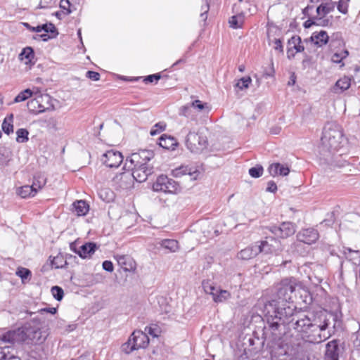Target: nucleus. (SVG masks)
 Masks as SVG:
<instances>
[{
  "mask_svg": "<svg viewBox=\"0 0 360 360\" xmlns=\"http://www.w3.org/2000/svg\"><path fill=\"white\" fill-rule=\"evenodd\" d=\"M302 333L311 342H321L329 338L341 328L342 321L337 314L321 307L293 311L288 321L282 322Z\"/></svg>",
  "mask_w": 360,
  "mask_h": 360,
  "instance_id": "f257e3e1",
  "label": "nucleus"
},
{
  "mask_svg": "<svg viewBox=\"0 0 360 360\" xmlns=\"http://www.w3.org/2000/svg\"><path fill=\"white\" fill-rule=\"evenodd\" d=\"M300 285L295 278H285L275 286L273 297L264 304V311L266 320L286 322L296 309L292 304V294Z\"/></svg>",
  "mask_w": 360,
  "mask_h": 360,
  "instance_id": "f03ea898",
  "label": "nucleus"
},
{
  "mask_svg": "<svg viewBox=\"0 0 360 360\" xmlns=\"http://www.w3.org/2000/svg\"><path fill=\"white\" fill-rule=\"evenodd\" d=\"M266 322L268 327H264L263 338L267 339L266 345L271 358L288 360L289 346L283 340L287 324L276 320H266Z\"/></svg>",
  "mask_w": 360,
  "mask_h": 360,
  "instance_id": "7ed1b4c3",
  "label": "nucleus"
},
{
  "mask_svg": "<svg viewBox=\"0 0 360 360\" xmlns=\"http://www.w3.org/2000/svg\"><path fill=\"white\" fill-rule=\"evenodd\" d=\"M40 323V319L35 316L31 321L25 323L21 327L2 334L1 340L11 344L38 345L42 343L45 338L42 336L39 328Z\"/></svg>",
  "mask_w": 360,
  "mask_h": 360,
  "instance_id": "20e7f679",
  "label": "nucleus"
},
{
  "mask_svg": "<svg viewBox=\"0 0 360 360\" xmlns=\"http://www.w3.org/2000/svg\"><path fill=\"white\" fill-rule=\"evenodd\" d=\"M342 133L336 125H328L323 128L321 138L320 150L331 153L340 147Z\"/></svg>",
  "mask_w": 360,
  "mask_h": 360,
  "instance_id": "39448f33",
  "label": "nucleus"
},
{
  "mask_svg": "<svg viewBox=\"0 0 360 360\" xmlns=\"http://www.w3.org/2000/svg\"><path fill=\"white\" fill-rule=\"evenodd\" d=\"M149 341V338L146 333L136 330L129 337L128 340L122 344L121 349L124 353L129 354L135 350L146 348Z\"/></svg>",
  "mask_w": 360,
  "mask_h": 360,
  "instance_id": "423d86ee",
  "label": "nucleus"
},
{
  "mask_svg": "<svg viewBox=\"0 0 360 360\" xmlns=\"http://www.w3.org/2000/svg\"><path fill=\"white\" fill-rule=\"evenodd\" d=\"M154 158V153L150 150H142L139 153H132L128 156L124 165V169H131L134 167L150 165L148 162Z\"/></svg>",
  "mask_w": 360,
  "mask_h": 360,
  "instance_id": "0eeeda50",
  "label": "nucleus"
},
{
  "mask_svg": "<svg viewBox=\"0 0 360 360\" xmlns=\"http://www.w3.org/2000/svg\"><path fill=\"white\" fill-rule=\"evenodd\" d=\"M264 234H266L264 238L256 242L259 253L272 254L282 250L281 240L274 235H268L266 230H264Z\"/></svg>",
  "mask_w": 360,
  "mask_h": 360,
  "instance_id": "6e6552de",
  "label": "nucleus"
},
{
  "mask_svg": "<svg viewBox=\"0 0 360 360\" xmlns=\"http://www.w3.org/2000/svg\"><path fill=\"white\" fill-rule=\"evenodd\" d=\"M264 230L268 231L278 240L285 239L295 234L296 232V225L290 221H283L278 226H265Z\"/></svg>",
  "mask_w": 360,
  "mask_h": 360,
  "instance_id": "1a4fd4ad",
  "label": "nucleus"
},
{
  "mask_svg": "<svg viewBox=\"0 0 360 360\" xmlns=\"http://www.w3.org/2000/svg\"><path fill=\"white\" fill-rule=\"evenodd\" d=\"M153 190L166 193H176L181 190L178 182L165 175H160L153 185Z\"/></svg>",
  "mask_w": 360,
  "mask_h": 360,
  "instance_id": "9d476101",
  "label": "nucleus"
},
{
  "mask_svg": "<svg viewBox=\"0 0 360 360\" xmlns=\"http://www.w3.org/2000/svg\"><path fill=\"white\" fill-rule=\"evenodd\" d=\"M186 145L192 153H200L207 148L208 141L206 136L194 131H189L186 136Z\"/></svg>",
  "mask_w": 360,
  "mask_h": 360,
  "instance_id": "9b49d317",
  "label": "nucleus"
},
{
  "mask_svg": "<svg viewBox=\"0 0 360 360\" xmlns=\"http://www.w3.org/2000/svg\"><path fill=\"white\" fill-rule=\"evenodd\" d=\"M345 349L344 342L339 339H333L326 345L324 360H339L340 356Z\"/></svg>",
  "mask_w": 360,
  "mask_h": 360,
  "instance_id": "f8f14e48",
  "label": "nucleus"
},
{
  "mask_svg": "<svg viewBox=\"0 0 360 360\" xmlns=\"http://www.w3.org/2000/svg\"><path fill=\"white\" fill-rule=\"evenodd\" d=\"M133 174L130 171L124 172L116 174L112 179L113 185L117 189L125 190L133 186L134 184Z\"/></svg>",
  "mask_w": 360,
  "mask_h": 360,
  "instance_id": "ddd939ff",
  "label": "nucleus"
},
{
  "mask_svg": "<svg viewBox=\"0 0 360 360\" xmlns=\"http://www.w3.org/2000/svg\"><path fill=\"white\" fill-rule=\"evenodd\" d=\"M123 156L119 151L110 150L103 155L102 161L106 167L117 168L123 161Z\"/></svg>",
  "mask_w": 360,
  "mask_h": 360,
  "instance_id": "4468645a",
  "label": "nucleus"
},
{
  "mask_svg": "<svg viewBox=\"0 0 360 360\" xmlns=\"http://www.w3.org/2000/svg\"><path fill=\"white\" fill-rule=\"evenodd\" d=\"M297 240L308 245L316 243L319 238V233L314 228H307L300 230L297 234Z\"/></svg>",
  "mask_w": 360,
  "mask_h": 360,
  "instance_id": "2eb2a0df",
  "label": "nucleus"
},
{
  "mask_svg": "<svg viewBox=\"0 0 360 360\" xmlns=\"http://www.w3.org/2000/svg\"><path fill=\"white\" fill-rule=\"evenodd\" d=\"M124 169L130 171L131 174H133L134 179L141 183L145 181L148 176L153 173L154 167L153 165H146L140 168L134 167Z\"/></svg>",
  "mask_w": 360,
  "mask_h": 360,
  "instance_id": "dca6fc26",
  "label": "nucleus"
},
{
  "mask_svg": "<svg viewBox=\"0 0 360 360\" xmlns=\"http://www.w3.org/2000/svg\"><path fill=\"white\" fill-rule=\"evenodd\" d=\"M199 174L200 172L196 168L186 165H181L172 171V176L176 178L188 174L192 179H196Z\"/></svg>",
  "mask_w": 360,
  "mask_h": 360,
  "instance_id": "f3484780",
  "label": "nucleus"
},
{
  "mask_svg": "<svg viewBox=\"0 0 360 360\" xmlns=\"http://www.w3.org/2000/svg\"><path fill=\"white\" fill-rule=\"evenodd\" d=\"M99 246L94 242H87L79 248L77 255L83 259L90 258Z\"/></svg>",
  "mask_w": 360,
  "mask_h": 360,
  "instance_id": "a211bd4d",
  "label": "nucleus"
},
{
  "mask_svg": "<svg viewBox=\"0 0 360 360\" xmlns=\"http://www.w3.org/2000/svg\"><path fill=\"white\" fill-rule=\"evenodd\" d=\"M264 328L262 330L263 332ZM248 343L250 346L253 347L252 350L257 352L261 350L265 342H267V339L263 338V333H262V338L259 337V334L257 331H254L252 335L248 338Z\"/></svg>",
  "mask_w": 360,
  "mask_h": 360,
  "instance_id": "6ab92c4d",
  "label": "nucleus"
},
{
  "mask_svg": "<svg viewBox=\"0 0 360 360\" xmlns=\"http://www.w3.org/2000/svg\"><path fill=\"white\" fill-rule=\"evenodd\" d=\"M70 211L78 217L85 216L89 211V205L84 200H77L72 204Z\"/></svg>",
  "mask_w": 360,
  "mask_h": 360,
  "instance_id": "aec40b11",
  "label": "nucleus"
},
{
  "mask_svg": "<svg viewBox=\"0 0 360 360\" xmlns=\"http://www.w3.org/2000/svg\"><path fill=\"white\" fill-rule=\"evenodd\" d=\"M259 254V252L257 248V243H255V244L248 246L238 252L237 257L241 260H249L255 257Z\"/></svg>",
  "mask_w": 360,
  "mask_h": 360,
  "instance_id": "412c9836",
  "label": "nucleus"
},
{
  "mask_svg": "<svg viewBox=\"0 0 360 360\" xmlns=\"http://www.w3.org/2000/svg\"><path fill=\"white\" fill-rule=\"evenodd\" d=\"M330 37L325 30L314 32L311 35V42L317 47H323L329 41Z\"/></svg>",
  "mask_w": 360,
  "mask_h": 360,
  "instance_id": "4be33fe9",
  "label": "nucleus"
},
{
  "mask_svg": "<svg viewBox=\"0 0 360 360\" xmlns=\"http://www.w3.org/2000/svg\"><path fill=\"white\" fill-rule=\"evenodd\" d=\"M41 188V186H39L38 188L36 187V182L34 181L33 184L30 185H25L21 187H19L17 189V193L22 198H26L30 197H33L36 195L38 190Z\"/></svg>",
  "mask_w": 360,
  "mask_h": 360,
  "instance_id": "5701e85b",
  "label": "nucleus"
},
{
  "mask_svg": "<svg viewBox=\"0 0 360 360\" xmlns=\"http://www.w3.org/2000/svg\"><path fill=\"white\" fill-rule=\"evenodd\" d=\"M268 171L271 176H275L278 174L285 176L288 175L290 169L288 166L278 162L273 163L269 165Z\"/></svg>",
  "mask_w": 360,
  "mask_h": 360,
  "instance_id": "b1692460",
  "label": "nucleus"
},
{
  "mask_svg": "<svg viewBox=\"0 0 360 360\" xmlns=\"http://www.w3.org/2000/svg\"><path fill=\"white\" fill-rule=\"evenodd\" d=\"M158 144L165 149L173 150L177 146L178 142L174 137L167 134H162L159 138Z\"/></svg>",
  "mask_w": 360,
  "mask_h": 360,
  "instance_id": "393cba45",
  "label": "nucleus"
},
{
  "mask_svg": "<svg viewBox=\"0 0 360 360\" xmlns=\"http://www.w3.org/2000/svg\"><path fill=\"white\" fill-rule=\"evenodd\" d=\"M351 86V79L348 77H343L339 79L333 87V92L335 94H341L347 90Z\"/></svg>",
  "mask_w": 360,
  "mask_h": 360,
  "instance_id": "a878e982",
  "label": "nucleus"
},
{
  "mask_svg": "<svg viewBox=\"0 0 360 360\" xmlns=\"http://www.w3.org/2000/svg\"><path fill=\"white\" fill-rule=\"evenodd\" d=\"M161 78L160 73H156L153 75H149L146 77H123L122 79L125 81H130V82H136L140 79H142L143 82L146 84L148 83H153V82H157Z\"/></svg>",
  "mask_w": 360,
  "mask_h": 360,
  "instance_id": "bb28decb",
  "label": "nucleus"
},
{
  "mask_svg": "<svg viewBox=\"0 0 360 360\" xmlns=\"http://www.w3.org/2000/svg\"><path fill=\"white\" fill-rule=\"evenodd\" d=\"M38 102L40 104L39 112H44L52 108L53 105L51 104V96L48 94H38L37 95Z\"/></svg>",
  "mask_w": 360,
  "mask_h": 360,
  "instance_id": "cd10ccee",
  "label": "nucleus"
},
{
  "mask_svg": "<svg viewBox=\"0 0 360 360\" xmlns=\"http://www.w3.org/2000/svg\"><path fill=\"white\" fill-rule=\"evenodd\" d=\"M34 58V50L31 47H26L22 49L21 53L19 54V59L24 61L25 64L29 65L32 63V60Z\"/></svg>",
  "mask_w": 360,
  "mask_h": 360,
  "instance_id": "c85d7f7f",
  "label": "nucleus"
},
{
  "mask_svg": "<svg viewBox=\"0 0 360 360\" xmlns=\"http://www.w3.org/2000/svg\"><path fill=\"white\" fill-rule=\"evenodd\" d=\"M288 45L292 47L295 53H302L304 51V46L302 45V39L298 35H294L288 41Z\"/></svg>",
  "mask_w": 360,
  "mask_h": 360,
  "instance_id": "c756f323",
  "label": "nucleus"
},
{
  "mask_svg": "<svg viewBox=\"0 0 360 360\" xmlns=\"http://www.w3.org/2000/svg\"><path fill=\"white\" fill-rule=\"evenodd\" d=\"M343 254L347 260L354 264L360 262V252L359 250H353L351 248H346L343 250Z\"/></svg>",
  "mask_w": 360,
  "mask_h": 360,
  "instance_id": "7c9ffc66",
  "label": "nucleus"
},
{
  "mask_svg": "<svg viewBox=\"0 0 360 360\" xmlns=\"http://www.w3.org/2000/svg\"><path fill=\"white\" fill-rule=\"evenodd\" d=\"M334 8L335 3H322L316 8V13L318 15H322L323 17L332 12Z\"/></svg>",
  "mask_w": 360,
  "mask_h": 360,
  "instance_id": "2f4dec72",
  "label": "nucleus"
},
{
  "mask_svg": "<svg viewBox=\"0 0 360 360\" xmlns=\"http://www.w3.org/2000/svg\"><path fill=\"white\" fill-rule=\"evenodd\" d=\"M117 260L124 271H129L134 268L131 259L124 255L117 256Z\"/></svg>",
  "mask_w": 360,
  "mask_h": 360,
  "instance_id": "473e14b6",
  "label": "nucleus"
},
{
  "mask_svg": "<svg viewBox=\"0 0 360 360\" xmlns=\"http://www.w3.org/2000/svg\"><path fill=\"white\" fill-rule=\"evenodd\" d=\"M86 84V80L80 79L77 77H72L70 79V83H69V87L72 91H80L83 89Z\"/></svg>",
  "mask_w": 360,
  "mask_h": 360,
  "instance_id": "72a5a7b5",
  "label": "nucleus"
},
{
  "mask_svg": "<svg viewBox=\"0 0 360 360\" xmlns=\"http://www.w3.org/2000/svg\"><path fill=\"white\" fill-rule=\"evenodd\" d=\"M13 115L11 113L8 115L2 123V130L6 134H10L13 132Z\"/></svg>",
  "mask_w": 360,
  "mask_h": 360,
  "instance_id": "f704fd0d",
  "label": "nucleus"
},
{
  "mask_svg": "<svg viewBox=\"0 0 360 360\" xmlns=\"http://www.w3.org/2000/svg\"><path fill=\"white\" fill-rule=\"evenodd\" d=\"M231 297V293L225 290L218 289L212 297L214 302H223Z\"/></svg>",
  "mask_w": 360,
  "mask_h": 360,
  "instance_id": "c9c22d12",
  "label": "nucleus"
},
{
  "mask_svg": "<svg viewBox=\"0 0 360 360\" xmlns=\"http://www.w3.org/2000/svg\"><path fill=\"white\" fill-rule=\"evenodd\" d=\"M161 246L171 252H176L179 249L178 241L173 239H165L161 241Z\"/></svg>",
  "mask_w": 360,
  "mask_h": 360,
  "instance_id": "e433bc0d",
  "label": "nucleus"
},
{
  "mask_svg": "<svg viewBox=\"0 0 360 360\" xmlns=\"http://www.w3.org/2000/svg\"><path fill=\"white\" fill-rule=\"evenodd\" d=\"M15 274L21 278L23 283L30 281L32 276L31 271L24 267H18Z\"/></svg>",
  "mask_w": 360,
  "mask_h": 360,
  "instance_id": "4c0bfd02",
  "label": "nucleus"
},
{
  "mask_svg": "<svg viewBox=\"0 0 360 360\" xmlns=\"http://www.w3.org/2000/svg\"><path fill=\"white\" fill-rule=\"evenodd\" d=\"M33 91L30 89H26L20 92L14 98V103H20L26 101L33 95Z\"/></svg>",
  "mask_w": 360,
  "mask_h": 360,
  "instance_id": "58836bf2",
  "label": "nucleus"
},
{
  "mask_svg": "<svg viewBox=\"0 0 360 360\" xmlns=\"http://www.w3.org/2000/svg\"><path fill=\"white\" fill-rule=\"evenodd\" d=\"M202 286L204 291L207 294L211 295L212 297L218 289L214 285V283L210 280H204L202 282Z\"/></svg>",
  "mask_w": 360,
  "mask_h": 360,
  "instance_id": "ea45409f",
  "label": "nucleus"
},
{
  "mask_svg": "<svg viewBox=\"0 0 360 360\" xmlns=\"http://www.w3.org/2000/svg\"><path fill=\"white\" fill-rule=\"evenodd\" d=\"M27 107L30 112L38 114L39 112L40 104L38 102L37 96H36L34 98L29 101L27 103Z\"/></svg>",
  "mask_w": 360,
  "mask_h": 360,
  "instance_id": "a19ab883",
  "label": "nucleus"
},
{
  "mask_svg": "<svg viewBox=\"0 0 360 360\" xmlns=\"http://www.w3.org/2000/svg\"><path fill=\"white\" fill-rule=\"evenodd\" d=\"M16 141L18 143H25L29 140V131L26 129H18L16 131Z\"/></svg>",
  "mask_w": 360,
  "mask_h": 360,
  "instance_id": "79ce46f5",
  "label": "nucleus"
},
{
  "mask_svg": "<svg viewBox=\"0 0 360 360\" xmlns=\"http://www.w3.org/2000/svg\"><path fill=\"white\" fill-rule=\"evenodd\" d=\"M230 27L233 29L240 28L243 23V19L242 16L233 15L231 17L229 21Z\"/></svg>",
  "mask_w": 360,
  "mask_h": 360,
  "instance_id": "37998d69",
  "label": "nucleus"
},
{
  "mask_svg": "<svg viewBox=\"0 0 360 360\" xmlns=\"http://www.w3.org/2000/svg\"><path fill=\"white\" fill-rule=\"evenodd\" d=\"M58 32L56 27H51L50 28V32H44L41 34H39L38 37L44 41H46L50 39L55 38L58 35Z\"/></svg>",
  "mask_w": 360,
  "mask_h": 360,
  "instance_id": "c03bdc74",
  "label": "nucleus"
},
{
  "mask_svg": "<svg viewBox=\"0 0 360 360\" xmlns=\"http://www.w3.org/2000/svg\"><path fill=\"white\" fill-rule=\"evenodd\" d=\"M264 168L262 165H257L249 169L248 173L252 178H259L262 176Z\"/></svg>",
  "mask_w": 360,
  "mask_h": 360,
  "instance_id": "a18cd8bd",
  "label": "nucleus"
},
{
  "mask_svg": "<svg viewBox=\"0 0 360 360\" xmlns=\"http://www.w3.org/2000/svg\"><path fill=\"white\" fill-rule=\"evenodd\" d=\"M251 82L252 79L250 77H243L237 82V83L235 84V86L240 90H243L249 87Z\"/></svg>",
  "mask_w": 360,
  "mask_h": 360,
  "instance_id": "49530a36",
  "label": "nucleus"
},
{
  "mask_svg": "<svg viewBox=\"0 0 360 360\" xmlns=\"http://www.w3.org/2000/svg\"><path fill=\"white\" fill-rule=\"evenodd\" d=\"M67 264V260L60 255L54 257L51 261L52 266L56 269L62 268L63 267L64 265H66Z\"/></svg>",
  "mask_w": 360,
  "mask_h": 360,
  "instance_id": "de8ad7c7",
  "label": "nucleus"
},
{
  "mask_svg": "<svg viewBox=\"0 0 360 360\" xmlns=\"http://www.w3.org/2000/svg\"><path fill=\"white\" fill-rule=\"evenodd\" d=\"M349 56V51L345 49L340 53H335L332 56V60L335 63H340L344 58Z\"/></svg>",
  "mask_w": 360,
  "mask_h": 360,
  "instance_id": "09e8293b",
  "label": "nucleus"
},
{
  "mask_svg": "<svg viewBox=\"0 0 360 360\" xmlns=\"http://www.w3.org/2000/svg\"><path fill=\"white\" fill-rule=\"evenodd\" d=\"M335 212H329L326 214V217L321 221V224H324L326 226H331L335 221Z\"/></svg>",
  "mask_w": 360,
  "mask_h": 360,
  "instance_id": "8fccbe9b",
  "label": "nucleus"
},
{
  "mask_svg": "<svg viewBox=\"0 0 360 360\" xmlns=\"http://www.w3.org/2000/svg\"><path fill=\"white\" fill-rule=\"evenodd\" d=\"M0 360H20L19 358L11 354L9 352H6V348L0 347Z\"/></svg>",
  "mask_w": 360,
  "mask_h": 360,
  "instance_id": "3c124183",
  "label": "nucleus"
},
{
  "mask_svg": "<svg viewBox=\"0 0 360 360\" xmlns=\"http://www.w3.org/2000/svg\"><path fill=\"white\" fill-rule=\"evenodd\" d=\"M51 292L53 297L58 301H60L64 295L63 290L60 287L57 285L53 286L51 288Z\"/></svg>",
  "mask_w": 360,
  "mask_h": 360,
  "instance_id": "603ef678",
  "label": "nucleus"
},
{
  "mask_svg": "<svg viewBox=\"0 0 360 360\" xmlns=\"http://www.w3.org/2000/svg\"><path fill=\"white\" fill-rule=\"evenodd\" d=\"M166 128V124L164 122L156 123L151 129L150 134L151 136L157 135L158 134L163 131Z\"/></svg>",
  "mask_w": 360,
  "mask_h": 360,
  "instance_id": "864d4df0",
  "label": "nucleus"
},
{
  "mask_svg": "<svg viewBox=\"0 0 360 360\" xmlns=\"http://www.w3.org/2000/svg\"><path fill=\"white\" fill-rule=\"evenodd\" d=\"M192 106L191 104L186 105L180 108L179 109V115L184 116L186 117H192Z\"/></svg>",
  "mask_w": 360,
  "mask_h": 360,
  "instance_id": "5fc2aeb1",
  "label": "nucleus"
},
{
  "mask_svg": "<svg viewBox=\"0 0 360 360\" xmlns=\"http://www.w3.org/2000/svg\"><path fill=\"white\" fill-rule=\"evenodd\" d=\"M91 278V285L103 283L105 279V276L102 274H93Z\"/></svg>",
  "mask_w": 360,
  "mask_h": 360,
  "instance_id": "6e6d98bb",
  "label": "nucleus"
},
{
  "mask_svg": "<svg viewBox=\"0 0 360 360\" xmlns=\"http://www.w3.org/2000/svg\"><path fill=\"white\" fill-rule=\"evenodd\" d=\"M85 76H86V77H87L93 81H98L101 77V75L98 72L92 71V70H88L86 72Z\"/></svg>",
  "mask_w": 360,
  "mask_h": 360,
  "instance_id": "4d7b16f0",
  "label": "nucleus"
},
{
  "mask_svg": "<svg viewBox=\"0 0 360 360\" xmlns=\"http://www.w3.org/2000/svg\"><path fill=\"white\" fill-rule=\"evenodd\" d=\"M191 106L194 108L198 109L201 111L204 110L205 108H207L206 103H202L200 100H195L191 103Z\"/></svg>",
  "mask_w": 360,
  "mask_h": 360,
  "instance_id": "13d9d810",
  "label": "nucleus"
},
{
  "mask_svg": "<svg viewBox=\"0 0 360 360\" xmlns=\"http://www.w3.org/2000/svg\"><path fill=\"white\" fill-rule=\"evenodd\" d=\"M56 0H40L37 8H46L51 7L56 3Z\"/></svg>",
  "mask_w": 360,
  "mask_h": 360,
  "instance_id": "bf43d9fd",
  "label": "nucleus"
},
{
  "mask_svg": "<svg viewBox=\"0 0 360 360\" xmlns=\"http://www.w3.org/2000/svg\"><path fill=\"white\" fill-rule=\"evenodd\" d=\"M274 49L276 51H278L279 53H283L284 50H283V46L281 39H275L274 40Z\"/></svg>",
  "mask_w": 360,
  "mask_h": 360,
  "instance_id": "052dcab7",
  "label": "nucleus"
},
{
  "mask_svg": "<svg viewBox=\"0 0 360 360\" xmlns=\"http://www.w3.org/2000/svg\"><path fill=\"white\" fill-rule=\"evenodd\" d=\"M103 269L108 272H112L114 270V266L111 261L105 260L102 264Z\"/></svg>",
  "mask_w": 360,
  "mask_h": 360,
  "instance_id": "680f3d73",
  "label": "nucleus"
},
{
  "mask_svg": "<svg viewBox=\"0 0 360 360\" xmlns=\"http://www.w3.org/2000/svg\"><path fill=\"white\" fill-rule=\"evenodd\" d=\"M337 8H338V11L340 12L341 13H343V14H346L347 13V11H348V10H347V8H348L347 4L343 3V1L342 0H340L338 1Z\"/></svg>",
  "mask_w": 360,
  "mask_h": 360,
  "instance_id": "e2e57ef3",
  "label": "nucleus"
},
{
  "mask_svg": "<svg viewBox=\"0 0 360 360\" xmlns=\"http://www.w3.org/2000/svg\"><path fill=\"white\" fill-rule=\"evenodd\" d=\"M311 283L315 285H319L323 281V278L313 274L309 276Z\"/></svg>",
  "mask_w": 360,
  "mask_h": 360,
  "instance_id": "0e129e2a",
  "label": "nucleus"
},
{
  "mask_svg": "<svg viewBox=\"0 0 360 360\" xmlns=\"http://www.w3.org/2000/svg\"><path fill=\"white\" fill-rule=\"evenodd\" d=\"M277 186L274 181H269L267 184L266 191L270 193H276L277 191Z\"/></svg>",
  "mask_w": 360,
  "mask_h": 360,
  "instance_id": "69168bd1",
  "label": "nucleus"
},
{
  "mask_svg": "<svg viewBox=\"0 0 360 360\" xmlns=\"http://www.w3.org/2000/svg\"><path fill=\"white\" fill-rule=\"evenodd\" d=\"M304 58L302 62V68L303 69L307 68L310 65L311 63V57L307 55L306 53H304Z\"/></svg>",
  "mask_w": 360,
  "mask_h": 360,
  "instance_id": "338daca9",
  "label": "nucleus"
},
{
  "mask_svg": "<svg viewBox=\"0 0 360 360\" xmlns=\"http://www.w3.org/2000/svg\"><path fill=\"white\" fill-rule=\"evenodd\" d=\"M40 314H44V313H50L51 314H54L56 312V309L54 307L51 308H43L41 309H39L37 311Z\"/></svg>",
  "mask_w": 360,
  "mask_h": 360,
  "instance_id": "774afa93",
  "label": "nucleus"
}]
</instances>
